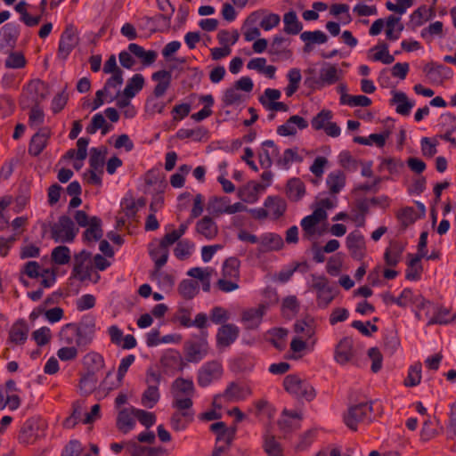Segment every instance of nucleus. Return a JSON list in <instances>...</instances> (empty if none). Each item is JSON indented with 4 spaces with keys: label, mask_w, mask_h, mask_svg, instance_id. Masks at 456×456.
<instances>
[{
    "label": "nucleus",
    "mask_w": 456,
    "mask_h": 456,
    "mask_svg": "<svg viewBox=\"0 0 456 456\" xmlns=\"http://www.w3.org/2000/svg\"><path fill=\"white\" fill-rule=\"evenodd\" d=\"M283 387L289 394L300 400L311 402L316 397L314 387L297 374L287 375L283 379Z\"/></svg>",
    "instance_id": "1"
},
{
    "label": "nucleus",
    "mask_w": 456,
    "mask_h": 456,
    "mask_svg": "<svg viewBox=\"0 0 456 456\" xmlns=\"http://www.w3.org/2000/svg\"><path fill=\"white\" fill-rule=\"evenodd\" d=\"M47 94V86L40 79L30 80L26 87L23 88L20 97V106L21 109H28L32 105H40Z\"/></svg>",
    "instance_id": "2"
},
{
    "label": "nucleus",
    "mask_w": 456,
    "mask_h": 456,
    "mask_svg": "<svg viewBox=\"0 0 456 456\" xmlns=\"http://www.w3.org/2000/svg\"><path fill=\"white\" fill-rule=\"evenodd\" d=\"M372 403V402L360 403L350 406L343 418L346 427L352 431H356L359 423L370 422Z\"/></svg>",
    "instance_id": "3"
},
{
    "label": "nucleus",
    "mask_w": 456,
    "mask_h": 456,
    "mask_svg": "<svg viewBox=\"0 0 456 456\" xmlns=\"http://www.w3.org/2000/svg\"><path fill=\"white\" fill-rule=\"evenodd\" d=\"M78 229L75 228V224L71 218L68 216H61L58 223L51 227L52 239L58 242H72L77 235Z\"/></svg>",
    "instance_id": "4"
},
{
    "label": "nucleus",
    "mask_w": 456,
    "mask_h": 456,
    "mask_svg": "<svg viewBox=\"0 0 456 456\" xmlns=\"http://www.w3.org/2000/svg\"><path fill=\"white\" fill-rule=\"evenodd\" d=\"M202 337L199 340L186 341L184 343L185 360L188 362H199L207 354L209 349L207 340V332H201Z\"/></svg>",
    "instance_id": "5"
},
{
    "label": "nucleus",
    "mask_w": 456,
    "mask_h": 456,
    "mask_svg": "<svg viewBox=\"0 0 456 456\" xmlns=\"http://www.w3.org/2000/svg\"><path fill=\"white\" fill-rule=\"evenodd\" d=\"M312 289L316 291V303L321 308H326L335 298L332 288L325 276L313 275Z\"/></svg>",
    "instance_id": "6"
},
{
    "label": "nucleus",
    "mask_w": 456,
    "mask_h": 456,
    "mask_svg": "<svg viewBox=\"0 0 456 456\" xmlns=\"http://www.w3.org/2000/svg\"><path fill=\"white\" fill-rule=\"evenodd\" d=\"M79 41L77 31L73 25H68L62 32L58 47V57L66 60Z\"/></svg>",
    "instance_id": "7"
},
{
    "label": "nucleus",
    "mask_w": 456,
    "mask_h": 456,
    "mask_svg": "<svg viewBox=\"0 0 456 456\" xmlns=\"http://www.w3.org/2000/svg\"><path fill=\"white\" fill-rule=\"evenodd\" d=\"M328 214L325 209L317 208L311 215L301 220V227L303 231V239L311 240L317 233L316 225L323 220H326Z\"/></svg>",
    "instance_id": "8"
},
{
    "label": "nucleus",
    "mask_w": 456,
    "mask_h": 456,
    "mask_svg": "<svg viewBox=\"0 0 456 456\" xmlns=\"http://www.w3.org/2000/svg\"><path fill=\"white\" fill-rule=\"evenodd\" d=\"M223 374L222 364L218 361H210L203 364L199 370L197 381L199 386L204 387L213 380L218 379Z\"/></svg>",
    "instance_id": "9"
},
{
    "label": "nucleus",
    "mask_w": 456,
    "mask_h": 456,
    "mask_svg": "<svg viewBox=\"0 0 456 456\" xmlns=\"http://www.w3.org/2000/svg\"><path fill=\"white\" fill-rule=\"evenodd\" d=\"M75 330L77 336L76 345L78 347H85L92 343L95 333V322L93 319H83L80 322L75 323Z\"/></svg>",
    "instance_id": "10"
},
{
    "label": "nucleus",
    "mask_w": 456,
    "mask_h": 456,
    "mask_svg": "<svg viewBox=\"0 0 456 456\" xmlns=\"http://www.w3.org/2000/svg\"><path fill=\"white\" fill-rule=\"evenodd\" d=\"M346 246L354 259L361 261L364 258L366 255L365 240L360 232L354 231L347 235Z\"/></svg>",
    "instance_id": "11"
},
{
    "label": "nucleus",
    "mask_w": 456,
    "mask_h": 456,
    "mask_svg": "<svg viewBox=\"0 0 456 456\" xmlns=\"http://www.w3.org/2000/svg\"><path fill=\"white\" fill-rule=\"evenodd\" d=\"M51 137V130L42 127L30 139L28 152L30 156L37 157L46 148Z\"/></svg>",
    "instance_id": "12"
},
{
    "label": "nucleus",
    "mask_w": 456,
    "mask_h": 456,
    "mask_svg": "<svg viewBox=\"0 0 456 456\" xmlns=\"http://www.w3.org/2000/svg\"><path fill=\"white\" fill-rule=\"evenodd\" d=\"M240 330L232 323L223 324L216 333V345L218 347L230 346L239 337Z\"/></svg>",
    "instance_id": "13"
},
{
    "label": "nucleus",
    "mask_w": 456,
    "mask_h": 456,
    "mask_svg": "<svg viewBox=\"0 0 456 456\" xmlns=\"http://www.w3.org/2000/svg\"><path fill=\"white\" fill-rule=\"evenodd\" d=\"M38 421L35 418L28 419L22 425L18 439L24 444H34L39 437Z\"/></svg>",
    "instance_id": "14"
},
{
    "label": "nucleus",
    "mask_w": 456,
    "mask_h": 456,
    "mask_svg": "<svg viewBox=\"0 0 456 456\" xmlns=\"http://www.w3.org/2000/svg\"><path fill=\"white\" fill-rule=\"evenodd\" d=\"M265 305H259L256 308H250L242 313L241 321L247 330H256L262 322L265 313Z\"/></svg>",
    "instance_id": "15"
},
{
    "label": "nucleus",
    "mask_w": 456,
    "mask_h": 456,
    "mask_svg": "<svg viewBox=\"0 0 456 456\" xmlns=\"http://www.w3.org/2000/svg\"><path fill=\"white\" fill-rule=\"evenodd\" d=\"M354 356L353 339L349 337L343 338L336 346L335 361L341 365H345L349 362Z\"/></svg>",
    "instance_id": "16"
},
{
    "label": "nucleus",
    "mask_w": 456,
    "mask_h": 456,
    "mask_svg": "<svg viewBox=\"0 0 456 456\" xmlns=\"http://www.w3.org/2000/svg\"><path fill=\"white\" fill-rule=\"evenodd\" d=\"M151 79L158 82L153 89V95L156 98L163 96L167 90L170 87L172 74L171 71L161 69L151 75Z\"/></svg>",
    "instance_id": "17"
},
{
    "label": "nucleus",
    "mask_w": 456,
    "mask_h": 456,
    "mask_svg": "<svg viewBox=\"0 0 456 456\" xmlns=\"http://www.w3.org/2000/svg\"><path fill=\"white\" fill-rule=\"evenodd\" d=\"M263 151L258 153V159L261 167L269 169L273 165L272 157H278L279 148L273 140H266L262 143Z\"/></svg>",
    "instance_id": "18"
},
{
    "label": "nucleus",
    "mask_w": 456,
    "mask_h": 456,
    "mask_svg": "<svg viewBox=\"0 0 456 456\" xmlns=\"http://www.w3.org/2000/svg\"><path fill=\"white\" fill-rule=\"evenodd\" d=\"M29 328L23 319L15 322L9 331V340L15 345H22L26 342Z\"/></svg>",
    "instance_id": "19"
},
{
    "label": "nucleus",
    "mask_w": 456,
    "mask_h": 456,
    "mask_svg": "<svg viewBox=\"0 0 456 456\" xmlns=\"http://www.w3.org/2000/svg\"><path fill=\"white\" fill-rule=\"evenodd\" d=\"M179 240L178 236L176 235V232L174 231L167 233L163 236V238L160 240L159 245L160 249L163 251L162 256H160V258L156 261V272H159L160 269L167 264L169 255L168 246L174 244L175 241Z\"/></svg>",
    "instance_id": "20"
},
{
    "label": "nucleus",
    "mask_w": 456,
    "mask_h": 456,
    "mask_svg": "<svg viewBox=\"0 0 456 456\" xmlns=\"http://www.w3.org/2000/svg\"><path fill=\"white\" fill-rule=\"evenodd\" d=\"M128 51L135 57L140 59L143 66H150L153 64L158 57V53L154 50L146 51L142 46L131 43L128 45Z\"/></svg>",
    "instance_id": "21"
},
{
    "label": "nucleus",
    "mask_w": 456,
    "mask_h": 456,
    "mask_svg": "<svg viewBox=\"0 0 456 456\" xmlns=\"http://www.w3.org/2000/svg\"><path fill=\"white\" fill-rule=\"evenodd\" d=\"M286 194L289 200L299 201L305 194V185L300 178H290L286 184Z\"/></svg>",
    "instance_id": "22"
},
{
    "label": "nucleus",
    "mask_w": 456,
    "mask_h": 456,
    "mask_svg": "<svg viewBox=\"0 0 456 456\" xmlns=\"http://www.w3.org/2000/svg\"><path fill=\"white\" fill-rule=\"evenodd\" d=\"M250 395L251 390L248 387H243L236 382H231L224 391L222 396L226 398L227 401H240Z\"/></svg>",
    "instance_id": "23"
},
{
    "label": "nucleus",
    "mask_w": 456,
    "mask_h": 456,
    "mask_svg": "<svg viewBox=\"0 0 456 456\" xmlns=\"http://www.w3.org/2000/svg\"><path fill=\"white\" fill-rule=\"evenodd\" d=\"M196 232L208 240H212L218 234V227L214 220L205 216L196 224Z\"/></svg>",
    "instance_id": "24"
},
{
    "label": "nucleus",
    "mask_w": 456,
    "mask_h": 456,
    "mask_svg": "<svg viewBox=\"0 0 456 456\" xmlns=\"http://www.w3.org/2000/svg\"><path fill=\"white\" fill-rule=\"evenodd\" d=\"M265 207L268 209V213L272 218L277 220L284 215L287 204L286 201L280 197L269 196L265 201Z\"/></svg>",
    "instance_id": "25"
},
{
    "label": "nucleus",
    "mask_w": 456,
    "mask_h": 456,
    "mask_svg": "<svg viewBox=\"0 0 456 456\" xmlns=\"http://www.w3.org/2000/svg\"><path fill=\"white\" fill-rule=\"evenodd\" d=\"M108 153L105 146L92 148L90 151L89 165L91 169L98 170L100 175L103 174V167Z\"/></svg>",
    "instance_id": "26"
},
{
    "label": "nucleus",
    "mask_w": 456,
    "mask_h": 456,
    "mask_svg": "<svg viewBox=\"0 0 456 456\" xmlns=\"http://www.w3.org/2000/svg\"><path fill=\"white\" fill-rule=\"evenodd\" d=\"M194 419V411H175L170 418V425L173 430H184Z\"/></svg>",
    "instance_id": "27"
},
{
    "label": "nucleus",
    "mask_w": 456,
    "mask_h": 456,
    "mask_svg": "<svg viewBox=\"0 0 456 456\" xmlns=\"http://www.w3.org/2000/svg\"><path fill=\"white\" fill-rule=\"evenodd\" d=\"M403 250L404 247L401 243L397 241L391 243L384 253L386 265L390 267H395L401 261Z\"/></svg>",
    "instance_id": "28"
},
{
    "label": "nucleus",
    "mask_w": 456,
    "mask_h": 456,
    "mask_svg": "<svg viewBox=\"0 0 456 456\" xmlns=\"http://www.w3.org/2000/svg\"><path fill=\"white\" fill-rule=\"evenodd\" d=\"M339 80L338 69L335 64L324 63L320 69L319 82L323 86L334 85Z\"/></svg>",
    "instance_id": "29"
},
{
    "label": "nucleus",
    "mask_w": 456,
    "mask_h": 456,
    "mask_svg": "<svg viewBox=\"0 0 456 456\" xmlns=\"http://www.w3.org/2000/svg\"><path fill=\"white\" fill-rule=\"evenodd\" d=\"M390 104H397L396 112L403 116H408L411 112L413 103L409 101L407 95L403 92H393V98L390 100Z\"/></svg>",
    "instance_id": "30"
},
{
    "label": "nucleus",
    "mask_w": 456,
    "mask_h": 456,
    "mask_svg": "<svg viewBox=\"0 0 456 456\" xmlns=\"http://www.w3.org/2000/svg\"><path fill=\"white\" fill-rule=\"evenodd\" d=\"M286 39L280 36H275L268 49V53L272 56V61L279 60L280 56L283 55L286 59L291 56V51L283 47Z\"/></svg>",
    "instance_id": "31"
},
{
    "label": "nucleus",
    "mask_w": 456,
    "mask_h": 456,
    "mask_svg": "<svg viewBox=\"0 0 456 456\" xmlns=\"http://www.w3.org/2000/svg\"><path fill=\"white\" fill-rule=\"evenodd\" d=\"M145 79L140 73L134 74L127 80L126 86L123 90V95L126 98H133L138 94L144 86Z\"/></svg>",
    "instance_id": "32"
},
{
    "label": "nucleus",
    "mask_w": 456,
    "mask_h": 456,
    "mask_svg": "<svg viewBox=\"0 0 456 456\" xmlns=\"http://www.w3.org/2000/svg\"><path fill=\"white\" fill-rule=\"evenodd\" d=\"M283 22V30L286 34L289 35H297L303 28V24L298 20L297 12L293 10L284 14Z\"/></svg>",
    "instance_id": "33"
},
{
    "label": "nucleus",
    "mask_w": 456,
    "mask_h": 456,
    "mask_svg": "<svg viewBox=\"0 0 456 456\" xmlns=\"http://www.w3.org/2000/svg\"><path fill=\"white\" fill-rule=\"evenodd\" d=\"M163 366L168 369L183 370L186 362L178 351H170L161 358Z\"/></svg>",
    "instance_id": "34"
},
{
    "label": "nucleus",
    "mask_w": 456,
    "mask_h": 456,
    "mask_svg": "<svg viewBox=\"0 0 456 456\" xmlns=\"http://www.w3.org/2000/svg\"><path fill=\"white\" fill-rule=\"evenodd\" d=\"M88 225L89 227L83 233L85 240H100L103 235L102 220L97 216H93L90 218V224Z\"/></svg>",
    "instance_id": "35"
},
{
    "label": "nucleus",
    "mask_w": 456,
    "mask_h": 456,
    "mask_svg": "<svg viewBox=\"0 0 456 456\" xmlns=\"http://www.w3.org/2000/svg\"><path fill=\"white\" fill-rule=\"evenodd\" d=\"M240 262L237 257H229L223 264V277L239 281Z\"/></svg>",
    "instance_id": "36"
},
{
    "label": "nucleus",
    "mask_w": 456,
    "mask_h": 456,
    "mask_svg": "<svg viewBox=\"0 0 456 456\" xmlns=\"http://www.w3.org/2000/svg\"><path fill=\"white\" fill-rule=\"evenodd\" d=\"M84 364L86 366L87 371L93 373H96L105 366L102 355L96 352L86 354L84 357Z\"/></svg>",
    "instance_id": "37"
},
{
    "label": "nucleus",
    "mask_w": 456,
    "mask_h": 456,
    "mask_svg": "<svg viewBox=\"0 0 456 456\" xmlns=\"http://www.w3.org/2000/svg\"><path fill=\"white\" fill-rule=\"evenodd\" d=\"M178 292L185 300L192 299L200 290L199 283L193 280H183L178 285Z\"/></svg>",
    "instance_id": "38"
},
{
    "label": "nucleus",
    "mask_w": 456,
    "mask_h": 456,
    "mask_svg": "<svg viewBox=\"0 0 456 456\" xmlns=\"http://www.w3.org/2000/svg\"><path fill=\"white\" fill-rule=\"evenodd\" d=\"M422 364L420 362H416L411 365L408 370V374L403 380V385L406 387H412L418 386L421 381Z\"/></svg>",
    "instance_id": "39"
},
{
    "label": "nucleus",
    "mask_w": 456,
    "mask_h": 456,
    "mask_svg": "<svg viewBox=\"0 0 456 456\" xmlns=\"http://www.w3.org/2000/svg\"><path fill=\"white\" fill-rule=\"evenodd\" d=\"M346 176L340 170L331 172L327 177V184L330 193L336 194L345 186Z\"/></svg>",
    "instance_id": "40"
},
{
    "label": "nucleus",
    "mask_w": 456,
    "mask_h": 456,
    "mask_svg": "<svg viewBox=\"0 0 456 456\" xmlns=\"http://www.w3.org/2000/svg\"><path fill=\"white\" fill-rule=\"evenodd\" d=\"M176 136L181 140L192 138L196 142H200L203 138H207L208 130L203 126H199L195 129L181 128L177 131Z\"/></svg>",
    "instance_id": "41"
},
{
    "label": "nucleus",
    "mask_w": 456,
    "mask_h": 456,
    "mask_svg": "<svg viewBox=\"0 0 456 456\" xmlns=\"http://www.w3.org/2000/svg\"><path fill=\"white\" fill-rule=\"evenodd\" d=\"M28 4L24 1L19 2L15 5V11L20 14V20L23 21L28 27H35L39 24L41 15L32 17L27 11Z\"/></svg>",
    "instance_id": "42"
},
{
    "label": "nucleus",
    "mask_w": 456,
    "mask_h": 456,
    "mask_svg": "<svg viewBox=\"0 0 456 456\" xmlns=\"http://www.w3.org/2000/svg\"><path fill=\"white\" fill-rule=\"evenodd\" d=\"M82 411V403L79 401H75L72 403V412L63 421V427L66 428H73L81 420Z\"/></svg>",
    "instance_id": "43"
},
{
    "label": "nucleus",
    "mask_w": 456,
    "mask_h": 456,
    "mask_svg": "<svg viewBox=\"0 0 456 456\" xmlns=\"http://www.w3.org/2000/svg\"><path fill=\"white\" fill-rule=\"evenodd\" d=\"M264 450L268 456H283L281 444L275 440L274 436L270 434L264 436Z\"/></svg>",
    "instance_id": "44"
},
{
    "label": "nucleus",
    "mask_w": 456,
    "mask_h": 456,
    "mask_svg": "<svg viewBox=\"0 0 456 456\" xmlns=\"http://www.w3.org/2000/svg\"><path fill=\"white\" fill-rule=\"evenodd\" d=\"M135 425L134 418L130 415L126 409L119 411L117 418V427L123 433H127Z\"/></svg>",
    "instance_id": "45"
},
{
    "label": "nucleus",
    "mask_w": 456,
    "mask_h": 456,
    "mask_svg": "<svg viewBox=\"0 0 456 456\" xmlns=\"http://www.w3.org/2000/svg\"><path fill=\"white\" fill-rule=\"evenodd\" d=\"M340 102L349 106L367 107L371 104V100L365 95H350L347 94H342Z\"/></svg>",
    "instance_id": "46"
},
{
    "label": "nucleus",
    "mask_w": 456,
    "mask_h": 456,
    "mask_svg": "<svg viewBox=\"0 0 456 456\" xmlns=\"http://www.w3.org/2000/svg\"><path fill=\"white\" fill-rule=\"evenodd\" d=\"M51 257L56 265H66L70 261V250L67 246H58L53 249Z\"/></svg>",
    "instance_id": "47"
},
{
    "label": "nucleus",
    "mask_w": 456,
    "mask_h": 456,
    "mask_svg": "<svg viewBox=\"0 0 456 456\" xmlns=\"http://www.w3.org/2000/svg\"><path fill=\"white\" fill-rule=\"evenodd\" d=\"M230 202L227 197H213L208 201V209L215 216L225 213L226 206Z\"/></svg>",
    "instance_id": "48"
},
{
    "label": "nucleus",
    "mask_w": 456,
    "mask_h": 456,
    "mask_svg": "<svg viewBox=\"0 0 456 456\" xmlns=\"http://www.w3.org/2000/svg\"><path fill=\"white\" fill-rule=\"evenodd\" d=\"M397 219L401 223L403 229L412 224L416 219V212L412 207H406L402 208L396 215Z\"/></svg>",
    "instance_id": "49"
},
{
    "label": "nucleus",
    "mask_w": 456,
    "mask_h": 456,
    "mask_svg": "<svg viewBox=\"0 0 456 456\" xmlns=\"http://www.w3.org/2000/svg\"><path fill=\"white\" fill-rule=\"evenodd\" d=\"M59 337L61 343L65 345L70 346L76 343L77 336L75 330V323H68L64 325L59 333Z\"/></svg>",
    "instance_id": "50"
},
{
    "label": "nucleus",
    "mask_w": 456,
    "mask_h": 456,
    "mask_svg": "<svg viewBox=\"0 0 456 456\" xmlns=\"http://www.w3.org/2000/svg\"><path fill=\"white\" fill-rule=\"evenodd\" d=\"M159 387H148L142 395V403L149 408H152L159 400Z\"/></svg>",
    "instance_id": "51"
},
{
    "label": "nucleus",
    "mask_w": 456,
    "mask_h": 456,
    "mask_svg": "<svg viewBox=\"0 0 456 456\" xmlns=\"http://www.w3.org/2000/svg\"><path fill=\"white\" fill-rule=\"evenodd\" d=\"M333 114L330 110H321L315 117L313 118L311 124L314 130L324 129L326 124L331 120Z\"/></svg>",
    "instance_id": "52"
},
{
    "label": "nucleus",
    "mask_w": 456,
    "mask_h": 456,
    "mask_svg": "<svg viewBox=\"0 0 456 456\" xmlns=\"http://www.w3.org/2000/svg\"><path fill=\"white\" fill-rule=\"evenodd\" d=\"M98 383L95 373L87 371L79 381L80 389L86 393H92L96 389Z\"/></svg>",
    "instance_id": "53"
},
{
    "label": "nucleus",
    "mask_w": 456,
    "mask_h": 456,
    "mask_svg": "<svg viewBox=\"0 0 456 456\" xmlns=\"http://www.w3.org/2000/svg\"><path fill=\"white\" fill-rule=\"evenodd\" d=\"M133 415L140 421L142 425L149 428L156 422V416L153 412H150L141 409H133Z\"/></svg>",
    "instance_id": "54"
},
{
    "label": "nucleus",
    "mask_w": 456,
    "mask_h": 456,
    "mask_svg": "<svg viewBox=\"0 0 456 456\" xmlns=\"http://www.w3.org/2000/svg\"><path fill=\"white\" fill-rule=\"evenodd\" d=\"M173 387L175 388L177 392L188 396H192L194 394V385L191 379L178 378L174 381Z\"/></svg>",
    "instance_id": "55"
},
{
    "label": "nucleus",
    "mask_w": 456,
    "mask_h": 456,
    "mask_svg": "<svg viewBox=\"0 0 456 456\" xmlns=\"http://www.w3.org/2000/svg\"><path fill=\"white\" fill-rule=\"evenodd\" d=\"M301 40L309 42L310 44H324L328 40V37L321 30L305 31L300 35Z\"/></svg>",
    "instance_id": "56"
},
{
    "label": "nucleus",
    "mask_w": 456,
    "mask_h": 456,
    "mask_svg": "<svg viewBox=\"0 0 456 456\" xmlns=\"http://www.w3.org/2000/svg\"><path fill=\"white\" fill-rule=\"evenodd\" d=\"M297 160H301V158L298 156L297 150L287 149L284 151L283 155L277 159L276 164L287 169L291 162Z\"/></svg>",
    "instance_id": "57"
},
{
    "label": "nucleus",
    "mask_w": 456,
    "mask_h": 456,
    "mask_svg": "<svg viewBox=\"0 0 456 456\" xmlns=\"http://www.w3.org/2000/svg\"><path fill=\"white\" fill-rule=\"evenodd\" d=\"M26 63L24 54L19 52L11 53L5 60V66L10 69H22Z\"/></svg>",
    "instance_id": "58"
},
{
    "label": "nucleus",
    "mask_w": 456,
    "mask_h": 456,
    "mask_svg": "<svg viewBox=\"0 0 456 456\" xmlns=\"http://www.w3.org/2000/svg\"><path fill=\"white\" fill-rule=\"evenodd\" d=\"M28 115V125L30 126H37L44 123L45 114L40 105H32Z\"/></svg>",
    "instance_id": "59"
},
{
    "label": "nucleus",
    "mask_w": 456,
    "mask_h": 456,
    "mask_svg": "<svg viewBox=\"0 0 456 456\" xmlns=\"http://www.w3.org/2000/svg\"><path fill=\"white\" fill-rule=\"evenodd\" d=\"M403 167V162L399 159L395 158H387L382 160L379 167V170L382 171L384 168H387L388 172L393 175L399 172L401 168Z\"/></svg>",
    "instance_id": "60"
},
{
    "label": "nucleus",
    "mask_w": 456,
    "mask_h": 456,
    "mask_svg": "<svg viewBox=\"0 0 456 456\" xmlns=\"http://www.w3.org/2000/svg\"><path fill=\"white\" fill-rule=\"evenodd\" d=\"M66 88L67 86L57 94L52 101L51 109L54 114L61 112L68 102L69 95L66 94Z\"/></svg>",
    "instance_id": "61"
},
{
    "label": "nucleus",
    "mask_w": 456,
    "mask_h": 456,
    "mask_svg": "<svg viewBox=\"0 0 456 456\" xmlns=\"http://www.w3.org/2000/svg\"><path fill=\"white\" fill-rule=\"evenodd\" d=\"M338 159L340 166L350 171H356L358 169L360 161L354 159L349 151H342L339 154Z\"/></svg>",
    "instance_id": "62"
},
{
    "label": "nucleus",
    "mask_w": 456,
    "mask_h": 456,
    "mask_svg": "<svg viewBox=\"0 0 456 456\" xmlns=\"http://www.w3.org/2000/svg\"><path fill=\"white\" fill-rule=\"evenodd\" d=\"M368 356L371 360V371L374 373L379 372L382 368L383 356L378 347H370L368 350Z\"/></svg>",
    "instance_id": "63"
},
{
    "label": "nucleus",
    "mask_w": 456,
    "mask_h": 456,
    "mask_svg": "<svg viewBox=\"0 0 456 456\" xmlns=\"http://www.w3.org/2000/svg\"><path fill=\"white\" fill-rule=\"evenodd\" d=\"M32 338L37 346H45L51 340V330L48 327H42L32 332Z\"/></svg>",
    "instance_id": "64"
}]
</instances>
